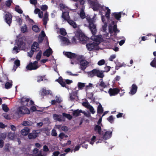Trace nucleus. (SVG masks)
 <instances>
[{
  "label": "nucleus",
  "mask_w": 156,
  "mask_h": 156,
  "mask_svg": "<svg viewBox=\"0 0 156 156\" xmlns=\"http://www.w3.org/2000/svg\"><path fill=\"white\" fill-rule=\"evenodd\" d=\"M96 15H94L93 17L91 18L90 16H87L86 19L89 23V27L92 34H93L91 37V39L93 41V42H90L86 44V46L88 50L91 51L95 49L96 47L102 41H104V39H108V34H104L103 37L101 35L95 36L97 32L96 25L93 22H94V18L96 17Z\"/></svg>",
  "instance_id": "f257e3e1"
},
{
  "label": "nucleus",
  "mask_w": 156,
  "mask_h": 156,
  "mask_svg": "<svg viewBox=\"0 0 156 156\" xmlns=\"http://www.w3.org/2000/svg\"><path fill=\"white\" fill-rule=\"evenodd\" d=\"M88 2L94 11L99 10L100 13H101V15H102L101 12L102 11H106L105 15V16L107 18H109L110 13V9L108 7L101 5L98 2L93 1L91 0H88Z\"/></svg>",
  "instance_id": "f03ea898"
},
{
  "label": "nucleus",
  "mask_w": 156,
  "mask_h": 156,
  "mask_svg": "<svg viewBox=\"0 0 156 156\" xmlns=\"http://www.w3.org/2000/svg\"><path fill=\"white\" fill-rule=\"evenodd\" d=\"M60 7L62 11V17L64 20H67L68 23L74 28H77V25L76 23L73 20L69 19V16L68 12L67 11L64 12L63 10H67L68 8L63 4H60Z\"/></svg>",
  "instance_id": "7ed1b4c3"
},
{
  "label": "nucleus",
  "mask_w": 156,
  "mask_h": 156,
  "mask_svg": "<svg viewBox=\"0 0 156 156\" xmlns=\"http://www.w3.org/2000/svg\"><path fill=\"white\" fill-rule=\"evenodd\" d=\"M4 148V151L9 152H10V150L12 148L13 149V154L14 156H23L22 154L24 153H26L24 150V149H21L19 148H14L8 144L5 145Z\"/></svg>",
  "instance_id": "20e7f679"
},
{
  "label": "nucleus",
  "mask_w": 156,
  "mask_h": 156,
  "mask_svg": "<svg viewBox=\"0 0 156 156\" xmlns=\"http://www.w3.org/2000/svg\"><path fill=\"white\" fill-rule=\"evenodd\" d=\"M87 40V37L83 34L77 33L73 37V42L76 43L80 42L82 43H84Z\"/></svg>",
  "instance_id": "39448f33"
},
{
  "label": "nucleus",
  "mask_w": 156,
  "mask_h": 156,
  "mask_svg": "<svg viewBox=\"0 0 156 156\" xmlns=\"http://www.w3.org/2000/svg\"><path fill=\"white\" fill-rule=\"evenodd\" d=\"M112 132L111 131H108L102 132V135H101L102 136L101 137H99L97 139L98 141L96 142V144L99 143H102L103 140L102 139L105 140H107L110 138L112 136Z\"/></svg>",
  "instance_id": "423d86ee"
},
{
  "label": "nucleus",
  "mask_w": 156,
  "mask_h": 156,
  "mask_svg": "<svg viewBox=\"0 0 156 156\" xmlns=\"http://www.w3.org/2000/svg\"><path fill=\"white\" fill-rule=\"evenodd\" d=\"M21 103L23 106L29 107L34 104V102L32 100L26 97H23L21 99Z\"/></svg>",
  "instance_id": "0eeeda50"
},
{
  "label": "nucleus",
  "mask_w": 156,
  "mask_h": 156,
  "mask_svg": "<svg viewBox=\"0 0 156 156\" xmlns=\"http://www.w3.org/2000/svg\"><path fill=\"white\" fill-rule=\"evenodd\" d=\"M77 59L80 62V68L82 70H84L87 67L89 62L86 60L84 59L83 57L82 56H79Z\"/></svg>",
  "instance_id": "6e6552de"
},
{
  "label": "nucleus",
  "mask_w": 156,
  "mask_h": 156,
  "mask_svg": "<svg viewBox=\"0 0 156 156\" xmlns=\"http://www.w3.org/2000/svg\"><path fill=\"white\" fill-rule=\"evenodd\" d=\"M16 113L18 115H20L25 114H29L30 111L28 108L26 107L22 106L19 107L17 109Z\"/></svg>",
  "instance_id": "1a4fd4ad"
},
{
  "label": "nucleus",
  "mask_w": 156,
  "mask_h": 156,
  "mask_svg": "<svg viewBox=\"0 0 156 156\" xmlns=\"http://www.w3.org/2000/svg\"><path fill=\"white\" fill-rule=\"evenodd\" d=\"M109 84L108 83H105L103 81V79H100L98 83L96 84V87L100 88L101 91L103 90V88L108 87Z\"/></svg>",
  "instance_id": "9d476101"
},
{
  "label": "nucleus",
  "mask_w": 156,
  "mask_h": 156,
  "mask_svg": "<svg viewBox=\"0 0 156 156\" xmlns=\"http://www.w3.org/2000/svg\"><path fill=\"white\" fill-rule=\"evenodd\" d=\"M37 61H35L33 63H30L26 67V69L27 70H35L37 69L39 66L37 65Z\"/></svg>",
  "instance_id": "9b49d317"
},
{
  "label": "nucleus",
  "mask_w": 156,
  "mask_h": 156,
  "mask_svg": "<svg viewBox=\"0 0 156 156\" xmlns=\"http://www.w3.org/2000/svg\"><path fill=\"white\" fill-rule=\"evenodd\" d=\"M109 32L111 36L114 35V36H115L116 35V33H118L119 31L117 29V26L116 25H114L113 29L112 26L109 25Z\"/></svg>",
  "instance_id": "f8f14e48"
},
{
  "label": "nucleus",
  "mask_w": 156,
  "mask_h": 156,
  "mask_svg": "<svg viewBox=\"0 0 156 156\" xmlns=\"http://www.w3.org/2000/svg\"><path fill=\"white\" fill-rule=\"evenodd\" d=\"M58 38L60 39L61 44L62 45H67L70 44L69 40L67 38L61 36H58Z\"/></svg>",
  "instance_id": "ddd939ff"
},
{
  "label": "nucleus",
  "mask_w": 156,
  "mask_h": 156,
  "mask_svg": "<svg viewBox=\"0 0 156 156\" xmlns=\"http://www.w3.org/2000/svg\"><path fill=\"white\" fill-rule=\"evenodd\" d=\"M33 156H46L47 155L46 153L42 152V151H39L38 149L35 148L33 151Z\"/></svg>",
  "instance_id": "4468645a"
},
{
  "label": "nucleus",
  "mask_w": 156,
  "mask_h": 156,
  "mask_svg": "<svg viewBox=\"0 0 156 156\" xmlns=\"http://www.w3.org/2000/svg\"><path fill=\"white\" fill-rule=\"evenodd\" d=\"M120 91V90L117 88H110L109 89L108 92L110 96H112L117 95Z\"/></svg>",
  "instance_id": "2eb2a0df"
},
{
  "label": "nucleus",
  "mask_w": 156,
  "mask_h": 156,
  "mask_svg": "<svg viewBox=\"0 0 156 156\" xmlns=\"http://www.w3.org/2000/svg\"><path fill=\"white\" fill-rule=\"evenodd\" d=\"M5 22L10 26L12 21V16L9 12H6L5 16Z\"/></svg>",
  "instance_id": "dca6fc26"
},
{
  "label": "nucleus",
  "mask_w": 156,
  "mask_h": 156,
  "mask_svg": "<svg viewBox=\"0 0 156 156\" xmlns=\"http://www.w3.org/2000/svg\"><path fill=\"white\" fill-rule=\"evenodd\" d=\"M53 118L54 120L55 121H65V119L62 115L54 114L53 115Z\"/></svg>",
  "instance_id": "f3484780"
},
{
  "label": "nucleus",
  "mask_w": 156,
  "mask_h": 156,
  "mask_svg": "<svg viewBox=\"0 0 156 156\" xmlns=\"http://www.w3.org/2000/svg\"><path fill=\"white\" fill-rule=\"evenodd\" d=\"M101 126L99 125H95L94 128V131L98 133L100 135H102V132H103V131H101Z\"/></svg>",
  "instance_id": "a211bd4d"
},
{
  "label": "nucleus",
  "mask_w": 156,
  "mask_h": 156,
  "mask_svg": "<svg viewBox=\"0 0 156 156\" xmlns=\"http://www.w3.org/2000/svg\"><path fill=\"white\" fill-rule=\"evenodd\" d=\"M137 87L136 86L133 84L132 85L130 88V91L129 92V94L131 95H133L136 93L137 91Z\"/></svg>",
  "instance_id": "6ab92c4d"
},
{
  "label": "nucleus",
  "mask_w": 156,
  "mask_h": 156,
  "mask_svg": "<svg viewBox=\"0 0 156 156\" xmlns=\"http://www.w3.org/2000/svg\"><path fill=\"white\" fill-rule=\"evenodd\" d=\"M64 55L67 57L70 58H77V57L79 56H77L75 54L70 52H66Z\"/></svg>",
  "instance_id": "aec40b11"
},
{
  "label": "nucleus",
  "mask_w": 156,
  "mask_h": 156,
  "mask_svg": "<svg viewBox=\"0 0 156 156\" xmlns=\"http://www.w3.org/2000/svg\"><path fill=\"white\" fill-rule=\"evenodd\" d=\"M84 6L83 5H81V10L79 15L81 18L82 19H84L86 17L84 11Z\"/></svg>",
  "instance_id": "412c9836"
},
{
  "label": "nucleus",
  "mask_w": 156,
  "mask_h": 156,
  "mask_svg": "<svg viewBox=\"0 0 156 156\" xmlns=\"http://www.w3.org/2000/svg\"><path fill=\"white\" fill-rule=\"evenodd\" d=\"M31 49L34 51H38L39 49V47L38 43L34 42L31 47Z\"/></svg>",
  "instance_id": "4be33fe9"
},
{
  "label": "nucleus",
  "mask_w": 156,
  "mask_h": 156,
  "mask_svg": "<svg viewBox=\"0 0 156 156\" xmlns=\"http://www.w3.org/2000/svg\"><path fill=\"white\" fill-rule=\"evenodd\" d=\"M96 76L97 77L101 78H103L104 77V75L103 74L104 72L103 71L96 69Z\"/></svg>",
  "instance_id": "5701e85b"
},
{
  "label": "nucleus",
  "mask_w": 156,
  "mask_h": 156,
  "mask_svg": "<svg viewBox=\"0 0 156 156\" xmlns=\"http://www.w3.org/2000/svg\"><path fill=\"white\" fill-rule=\"evenodd\" d=\"M52 50L50 48H49L44 52L43 55L44 56L48 57L50 55L52 54Z\"/></svg>",
  "instance_id": "b1692460"
},
{
  "label": "nucleus",
  "mask_w": 156,
  "mask_h": 156,
  "mask_svg": "<svg viewBox=\"0 0 156 156\" xmlns=\"http://www.w3.org/2000/svg\"><path fill=\"white\" fill-rule=\"evenodd\" d=\"M30 130L28 127H26L24 129H22L21 131V133L23 136L27 135L30 132Z\"/></svg>",
  "instance_id": "393cba45"
},
{
  "label": "nucleus",
  "mask_w": 156,
  "mask_h": 156,
  "mask_svg": "<svg viewBox=\"0 0 156 156\" xmlns=\"http://www.w3.org/2000/svg\"><path fill=\"white\" fill-rule=\"evenodd\" d=\"M19 48L16 46L14 47L13 49L12 53H13L16 54L20 51V48H21V49H23V47H21V46L20 45H19Z\"/></svg>",
  "instance_id": "a878e982"
},
{
  "label": "nucleus",
  "mask_w": 156,
  "mask_h": 156,
  "mask_svg": "<svg viewBox=\"0 0 156 156\" xmlns=\"http://www.w3.org/2000/svg\"><path fill=\"white\" fill-rule=\"evenodd\" d=\"M88 76L90 77H92L94 76H96V69H94L90 72H86Z\"/></svg>",
  "instance_id": "bb28decb"
},
{
  "label": "nucleus",
  "mask_w": 156,
  "mask_h": 156,
  "mask_svg": "<svg viewBox=\"0 0 156 156\" xmlns=\"http://www.w3.org/2000/svg\"><path fill=\"white\" fill-rule=\"evenodd\" d=\"M35 131H34L32 133H30L28 135V137L29 139H34L36 138L37 136V134L35 133Z\"/></svg>",
  "instance_id": "cd10ccee"
},
{
  "label": "nucleus",
  "mask_w": 156,
  "mask_h": 156,
  "mask_svg": "<svg viewBox=\"0 0 156 156\" xmlns=\"http://www.w3.org/2000/svg\"><path fill=\"white\" fill-rule=\"evenodd\" d=\"M56 81H57L63 87L66 86V83L65 80H63L62 77H59V78Z\"/></svg>",
  "instance_id": "c85d7f7f"
},
{
  "label": "nucleus",
  "mask_w": 156,
  "mask_h": 156,
  "mask_svg": "<svg viewBox=\"0 0 156 156\" xmlns=\"http://www.w3.org/2000/svg\"><path fill=\"white\" fill-rule=\"evenodd\" d=\"M48 14L47 12H46L44 14V16L43 19V24L44 25H46L47 23V21L48 20Z\"/></svg>",
  "instance_id": "c756f323"
},
{
  "label": "nucleus",
  "mask_w": 156,
  "mask_h": 156,
  "mask_svg": "<svg viewBox=\"0 0 156 156\" xmlns=\"http://www.w3.org/2000/svg\"><path fill=\"white\" fill-rule=\"evenodd\" d=\"M121 12H114L112 13L113 16L117 20H119L121 17Z\"/></svg>",
  "instance_id": "7c9ffc66"
},
{
  "label": "nucleus",
  "mask_w": 156,
  "mask_h": 156,
  "mask_svg": "<svg viewBox=\"0 0 156 156\" xmlns=\"http://www.w3.org/2000/svg\"><path fill=\"white\" fill-rule=\"evenodd\" d=\"M45 36V34L44 31H42L38 37V41L39 42H41L43 40Z\"/></svg>",
  "instance_id": "2f4dec72"
},
{
  "label": "nucleus",
  "mask_w": 156,
  "mask_h": 156,
  "mask_svg": "<svg viewBox=\"0 0 156 156\" xmlns=\"http://www.w3.org/2000/svg\"><path fill=\"white\" fill-rule=\"evenodd\" d=\"M16 136V135L14 133H12L9 132L8 133L7 136L8 138L11 140H13L15 138Z\"/></svg>",
  "instance_id": "473e14b6"
},
{
  "label": "nucleus",
  "mask_w": 156,
  "mask_h": 156,
  "mask_svg": "<svg viewBox=\"0 0 156 156\" xmlns=\"http://www.w3.org/2000/svg\"><path fill=\"white\" fill-rule=\"evenodd\" d=\"M52 94V92L49 90H46L45 88H44L42 89V94L43 95H45L47 94Z\"/></svg>",
  "instance_id": "72a5a7b5"
},
{
  "label": "nucleus",
  "mask_w": 156,
  "mask_h": 156,
  "mask_svg": "<svg viewBox=\"0 0 156 156\" xmlns=\"http://www.w3.org/2000/svg\"><path fill=\"white\" fill-rule=\"evenodd\" d=\"M33 124V123L30 121H24L22 123V125L24 126H31Z\"/></svg>",
  "instance_id": "f704fd0d"
},
{
  "label": "nucleus",
  "mask_w": 156,
  "mask_h": 156,
  "mask_svg": "<svg viewBox=\"0 0 156 156\" xmlns=\"http://www.w3.org/2000/svg\"><path fill=\"white\" fill-rule=\"evenodd\" d=\"M14 63L15 66L13 67V70L15 71L16 69L20 65V61L19 60H16L15 61Z\"/></svg>",
  "instance_id": "c9c22d12"
},
{
  "label": "nucleus",
  "mask_w": 156,
  "mask_h": 156,
  "mask_svg": "<svg viewBox=\"0 0 156 156\" xmlns=\"http://www.w3.org/2000/svg\"><path fill=\"white\" fill-rule=\"evenodd\" d=\"M103 111V108L101 105L100 103L98 105L97 109V112L99 114L102 113Z\"/></svg>",
  "instance_id": "e433bc0d"
},
{
  "label": "nucleus",
  "mask_w": 156,
  "mask_h": 156,
  "mask_svg": "<svg viewBox=\"0 0 156 156\" xmlns=\"http://www.w3.org/2000/svg\"><path fill=\"white\" fill-rule=\"evenodd\" d=\"M12 85V81L11 80L7 82L5 84V87L6 89H8L10 88Z\"/></svg>",
  "instance_id": "4c0bfd02"
},
{
  "label": "nucleus",
  "mask_w": 156,
  "mask_h": 156,
  "mask_svg": "<svg viewBox=\"0 0 156 156\" xmlns=\"http://www.w3.org/2000/svg\"><path fill=\"white\" fill-rule=\"evenodd\" d=\"M82 112V110H77L74 111L73 113V115L75 116H77L80 115V113Z\"/></svg>",
  "instance_id": "58836bf2"
},
{
  "label": "nucleus",
  "mask_w": 156,
  "mask_h": 156,
  "mask_svg": "<svg viewBox=\"0 0 156 156\" xmlns=\"http://www.w3.org/2000/svg\"><path fill=\"white\" fill-rule=\"evenodd\" d=\"M85 86V83L81 82H78L77 84L78 88L79 89H82Z\"/></svg>",
  "instance_id": "ea45409f"
},
{
  "label": "nucleus",
  "mask_w": 156,
  "mask_h": 156,
  "mask_svg": "<svg viewBox=\"0 0 156 156\" xmlns=\"http://www.w3.org/2000/svg\"><path fill=\"white\" fill-rule=\"evenodd\" d=\"M32 30L36 32H38L40 30L38 26L36 25H34L33 26Z\"/></svg>",
  "instance_id": "a19ab883"
},
{
  "label": "nucleus",
  "mask_w": 156,
  "mask_h": 156,
  "mask_svg": "<svg viewBox=\"0 0 156 156\" xmlns=\"http://www.w3.org/2000/svg\"><path fill=\"white\" fill-rule=\"evenodd\" d=\"M62 115L63 117H66L69 120L71 119L72 118V116L69 114H67L65 113H62Z\"/></svg>",
  "instance_id": "79ce46f5"
},
{
  "label": "nucleus",
  "mask_w": 156,
  "mask_h": 156,
  "mask_svg": "<svg viewBox=\"0 0 156 156\" xmlns=\"http://www.w3.org/2000/svg\"><path fill=\"white\" fill-rule=\"evenodd\" d=\"M2 107L3 110L5 112H7L9 110V108L8 107L7 105L5 104H2Z\"/></svg>",
  "instance_id": "37998d69"
},
{
  "label": "nucleus",
  "mask_w": 156,
  "mask_h": 156,
  "mask_svg": "<svg viewBox=\"0 0 156 156\" xmlns=\"http://www.w3.org/2000/svg\"><path fill=\"white\" fill-rule=\"evenodd\" d=\"M15 10L18 13L21 14L23 12V11L18 6H16L15 7Z\"/></svg>",
  "instance_id": "c03bdc74"
},
{
  "label": "nucleus",
  "mask_w": 156,
  "mask_h": 156,
  "mask_svg": "<svg viewBox=\"0 0 156 156\" xmlns=\"http://www.w3.org/2000/svg\"><path fill=\"white\" fill-rule=\"evenodd\" d=\"M95 140H96V137L95 136H93L91 138L90 140V144L91 145H93Z\"/></svg>",
  "instance_id": "a18cd8bd"
},
{
  "label": "nucleus",
  "mask_w": 156,
  "mask_h": 156,
  "mask_svg": "<svg viewBox=\"0 0 156 156\" xmlns=\"http://www.w3.org/2000/svg\"><path fill=\"white\" fill-rule=\"evenodd\" d=\"M41 55L42 52L41 51H40L37 53L36 57V58L37 61H39L40 60L41 58Z\"/></svg>",
  "instance_id": "49530a36"
},
{
  "label": "nucleus",
  "mask_w": 156,
  "mask_h": 156,
  "mask_svg": "<svg viewBox=\"0 0 156 156\" xmlns=\"http://www.w3.org/2000/svg\"><path fill=\"white\" fill-rule=\"evenodd\" d=\"M151 65L152 66L156 68V58H154L153 60L151 62Z\"/></svg>",
  "instance_id": "de8ad7c7"
},
{
  "label": "nucleus",
  "mask_w": 156,
  "mask_h": 156,
  "mask_svg": "<svg viewBox=\"0 0 156 156\" xmlns=\"http://www.w3.org/2000/svg\"><path fill=\"white\" fill-rule=\"evenodd\" d=\"M27 29V27L26 25L23 26L21 28V31L23 33H24L26 32Z\"/></svg>",
  "instance_id": "09e8293b"
},
{
  "label": "nucleus",
  "mask_w": 156,
  "mask_h": 156,
  "mask_svg": "<svg viewBox=\"0 0 156 156\" xmlns=\"http://www.w3.org/2000/svg\"><path fill=\"white\" fill-rule=\"evenodd\" d=\"M60 30L61 34L63 35H65L66 34V30L64 28H61Z\"/></svg>",
  "instance_id": "8fccbe9b"
},
{
  "label": "nucleus",
  "mask_w": 156,
  "mask_h": 156,
  "mask_svg": "<svg viewBox=\"0 0 156 156\" xmlns=\"http://www.w3.org/2000/svg\"><path fill=\"white\" fill-rule=\"evenodd\" d=\"M108 120L111 123H112L114 121V119L112 115L109 116L107 118Z\"/></svg>",
  "instance_id": "3c124183"
},
{
  "label": "nucleus",
  "mask_w": 156,
  "mask_h": 156,
  "mask_svg": "<svg viewBox=\"0 0 156 156\" xmlns=\"http://www.w3.org/2000/svg\"><path fill=\"white\" fill-rule=\"evenodd\" d=\"M88 109H89L90 112L91 113H92L93 114H94L95 113V110H94V108H93V107L92 106H91V105H90Z\"/></svg>",
  "instance_id": "603ef678"
},
{
  "label": "nucleus",
  "mask_w": 156,
  "mask_h": 156,
  "mask_svg": "<svg viewBox=\"0 0 156 156\" xmlns=\"http://www.w3.org/2000/svg\"><path fill=\"white\" fill-rule=\"evenodd\" d=\"M7 136V134L6 133H2L0 134V138L2 139H5Z\"/></svg>",
  "instance_id": "864d4df0"
},
{
  "label": "nucleus",
  "mask_w": 156,
  "mask_h": 156,
  "mask_svg": "<svg viewBox=\"0 0 156 156\" xmlns=\"http://www.w3.org/2000/svg\"><path fill=\"white\" fill-rule=\"evenodd\" d=\"M105 63V61L104 59H101L99 61L98 63V64L99 66H101L104 65Z\"/></svg>",
  "instance_id": "5fc2aeb1"
},
{
  "label": "nucleus",
  "mask_w": 156,
  "mask_h": 156,
  "mask_svg": "<svg viewBox=\"0 0 156 156\" xmlns=\"http://www.w3.org/2000/svg\"><path fill=\"white\" fill-rule=\"evenodd\" d=\"M12 2V0H7L5 2L6 5L8 7H9L11 5Z\"/></svg>",
  "instance_id": "6e6d98bb"
},
{
  "label": "nucleus",
  "mask_w": 156,
  "mask_h": 156,
  "mask_svg": "<svg viewBox=\"0 0 156 156\" xmlns=\"http://www.w3.org/2000/svg\"><path fill=\"white\" fill-rule=\"evenodd\" d=\"M48 8V6L45 5H42L40 7L41 9L43 11H45Z\"/></svg>",
  "instance_id": "4d7b16f0"
},
{
  "label": "nucleus",
  "mask_w": 156,
  "mask_h": 156,
  "mask_svg": "<svg viewBox=\"0 0 156 156\" xmlns=\"http://www.w3.org/2000/svg\"><path fill=\"white\" fill-rule=\"evenodd\" d=\"M82 105L83 106L86 107L87 108H88L90 106V105L87 102H83L82 103Z\"/></svg>",
  "instance_id": "13d9d810"
},
{
  "label": "nucleus",
  "mask_w": 156,
  "mask_h": 156,
  "mask_svg": "<svg viewBox=\"0 0 156 156\" xmlns=\"http://www.w3.org/2000/svg\"><path fill=\"white\" fill-rule=\"evenodd\" d=\"M86 89L87 90L90 89L93 87V84L92 83H89L88 85H86Z\"/></svg>",
  "instance_id": "bf43d9fd"
},
{
  "label": "nucleus",
  "mask_w": 156,
  "mask_h": 156,
  "mask_svg": "<svg viewBox=\"0 0 156 156\" xmlns=\"http://www.w3.org/2000/svg\"><path fill=\"white\" fill-rule=\"evenodd\" d=\"M44 76H38L37 78V81L38 82H40L41 81H42L44 78Z\"/></svg>",
  "instance_id": "052dcab7"
},
{
  "label": "nucleus",
  "mask_w": 156,
  "mask_h": 156,
  "mask_svg": "<svg viewBox=\"0 0 156 156\" xmlns=\"http://www.w3.org/2000/svg\"><path fill=\"white\" fill-rule=\"evenodd\" d=\"M111 67L109 66H106L104 68V70L103 71L104 72H108L110 70Z\"/></svg>",
  "instance_id": "680f3d73"
},
{
  "label": "nucleus",
  "mask_w": 156,
  "mask_h": 156,
  "mask_svg": "<svg viewBox=\"0 0 156 156\" xmlns=\"http://www.w3.org/2000/svg\"><path fill=\"white\" fill-rule=\"evenodd\" d=\"M76 97V95H74L73 93H71L70 94V99L71 100H74Z\"/></svg>",
  "instance_id": "e2e57ef3"
},
{
  "label": "nucleus",
  "mask_w": 156,
  "mask_h": 156,
  "mask_svg": "<svg viewBox=\"0 0 156 156\" xmlns=\"http://www.w3.org/2000/svg\"><path fill=\"white\" fill-rule=\"evenodd\" d=\"M6 119H9L10 118L9 115L6 113H4L2 115Z\"/></svg>",
  "instance_id": "0e129e2a"
},
{
  "label": "nucleus",
  "mask_w": 156,
  "mask_h": 156,
  "mask_svg": "<svg viewBox=\"0 0 156 156\" xmlns=\"http://www.w3.org/2000/svg\"><path fill=\"white\" fill-rule=\"evenodd\" d=\"M116 57V55H112L110 56L109 58V60L110 61H112L113 59L115 58Z\"/></svg>",
  "instance_id": "69168bd1"
},
{
  "label": "nucleus",
  "mask_w": 156,
  "mask_h": 156,
  "mask_svg": "<svg viewBox=\"0 0 156 156\" xmlns=\"http://www.w3.org/2000/svg\"><path fill=\"white\" fill-rule=\"evenodd\" d=\"M57 135L56 130L54 129H52L51 131V135L53 136H56Z\"/></svg>",
  "instance_id": "338daca9"
},
{
  "label": "nucleus",
  "mask_w": 156,
  "mask_h": 156,
  "mask_svg": "<svg viewBox=\"0 0 156 156\" xmlns=\"http://www.w3.org/2000/svg\"><path fill=\"white\" fill-rule=\"evenodd\" d=\"M60 154V152L58 151H56L53 153L52 156H58Z\"/></svg>",
  "instance_id": "774afa93"
}]
</instances>
